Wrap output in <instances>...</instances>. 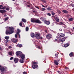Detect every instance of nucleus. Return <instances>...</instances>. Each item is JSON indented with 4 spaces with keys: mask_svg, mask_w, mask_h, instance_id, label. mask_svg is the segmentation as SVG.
<instances>
[{
    "mask_svg": "<svg viewBox=\"0 0 74 74\" xmlns=\"http://www.w3.org/2000/svg\"><path fill=\"white\" fill-rule=\"evenodd\" d=\"M14 29L13 27H10L8 30H6L5 33L7 35H8V34H12V33H14Z\"/></svg>",
    "mask_w": 74,
    "mask_h": 74,
    "instance_id": "1",
    "label": "nucleus"
},
{
    "mask_svg": "<svg viewBox=\"0 0 74 74\" xmlns=\"http://www.w3.org/2000/svg\"><path fill=\"white\" fill-rule=\"evenodd\" d=\"M16 56H19L21 59H25V54H22V52L18 51L16 52Z\"/></svg>",
    "mask_w": 74,
    "mask_h": 74,
    "instance_id": "2",
    "label": "nucleus"
},
{
    "mask_svg": "<svg viewBox=\"0 0 74 74\" xmlns=\"http://www.w3.org/2000/svg\"><path fill=\"white\" fill-rule=\"evenodd\" d=\"M31 22L33 23H42L39 20H34L33 18L31 19Z\"/></svg>",
    "mask_w": 74,
    "mask_h": 74,
    "instance_id": "3",
    "label": "nucleus"
},
{
    "mask_svg": "<svg viewBox=\"0 0 74 74\" xmlns=\"http://www.w3.org/2000/svg\"><path fill=\"white\" fill-rule=\"evenodd\" d=\"M1 7H3V5H0V9H1ZM0 12L1 13V14L5 13V12H6V11L4 10H0Z\"/></svg>",
    "mask_w": 74,
    "mask_h": 74,
    "instance_id": "4",
    "label": "nucleus"
},
{
    "mask_svg": "<svg viewBox=\"0 0 74 74\" xmlns=\"http://www.w3.org/2000/svg\"><path fill=\"white\" fill-rule=\"evenodd\" d=\"M35 37H36V38L38 39V40H39L40 38V34L39 33L36 34Z\"/></svg>",
    "mask_w": 74,
    "mask_h": 74,
    "instance_id": "5",
    "label": "nucleus"
},
{
    "mask_svg": "<svg viewBox=\"0 0 74 74\" xmlns=\"http://www.w3.org/2000/svg\"><path fill=\"white\" fill-rule=\"evenodd\" d=\"M0 70L1 71V74H4V71L5 70V68L4 67H2L0 68Z\"/></svg>",
    "mask_w": 74,
    "mask_h": 74,
    "instance_id": "6",
    "label": "nucleus"
},
{
    "mask_svg": "<svg viewBox=\"0 0 74 74\" xmlns=\"http://www.w3.org/2000/svg\"><path fill=\"white\" fill-rule=\"evenodd\" d=\"M59 60H55L54 61V63L56 65L58 66V64H59Z\"/></svg>",
    "mask_w": 74,
    "mask_h": 74,
    "instance_id": "7",
    "label": "nucleus"
},
{
    "mask_svg": "<svg viewBox=\"0 0 74 74\" xmlns=\"http://www.w3.org/2000/svg\"><path fill=\"white\" fill-rule=\"evenodd\" d=\"M46 38L48 39L51 38H52V35L50 34H48L46 36Z\"/></svg>",
    "mask_w": 74,
    "mask_h": 74,
    "instance_id": "8",
    "label": "nucleus"
},
{
    "mask_svg": "<svg viewBox=\"0 0 74 74\" xmlns=\"http://www.w3.org/2000/svg\"><path fill=\"white\" fill-rule=\"evenodd\" d=\"M11 41H12V42H14V43H16V42H17L18 41V39H15L14 38L12 39Z\"/></svg>",
    "mask_w": 74,
    "mask_h": 74,
    "instance_id": "9",
    "label": "nucleus"
},
{
    "mask_svg": "<svg viewBox=\"0 0 74 74\" xmlns=\"http://www.w3.org/2000/svg\"><path fill=\"white\" fill-rule=\"evenodd\" d=\"M59 37H63L65 36V34L64 33H62L59 34Z\"/></svg>",
    "mask_w": 74,
    "mask_h": 74,
    "instance_id": "10",
    "label": "nucleus"
},
{
    "mask_svg": "<svg viewBox=\"0 0 74 74\" xmlns=\"http://www.w3.org/2000/svg\"><path fill=\"white\" fill-rule=\"evenodd\" d=\"M44 22L45 23V24H46V25H48L50 24V22H49V21L45 20L44 21Z\"/></svg>",
    "mask_w": 74,
    "mask_h": 74,
    "instance_id": "11",
    "label": "nucleus"
},
{
    "mask_svg": "<svg viewBox=\"0 0 74 74\" xmlns=\"http://www.w3.org/2000/svg\"><path fill=\"white\" fill-rule=\"evenodd\" d=\"M32 67L33 69H36V68H37L38 67V65H36L34 64L32 65Z\"/></svg>",
    "mask_w": 74,
    "mask_h": 74,
    "instance_id": "12",
    "label": "nucleus"
},
{
    "mask_svg": "<svg viewBox=\"0 0 74 74\" xmlns=\"http://www.w3.org/2000/svg\"><path fill=\"white\" fill-rule=\"evenodd\" d=\"M16 47H18V48H21V47H22V45L18 43L16 45Z\"/></svg>",
    "mask_w": 74,
    "mask_h": 74,
    "instance_id": "13",
    "label": "nucleus"
},
{
    "mask_svg": "<svg viewBox=\"0 0 74 74\" xmlns=\"http://www.w3.org/2000/svg\"><path fill=\"white\" fill-rule=\"evenodd\" d=\"M14 62L15 63H18L19 61V59L17 58H15L14 59Z\"/></svg>",
    "mask_w": 74,
    "mask_h": 74,
    "instance_id": "14",
    "label": "nucleus"
},
{
    "mask_svg": "<svg viewBox=\"0 0 74 74\" xmlns=\"http://www.w3.org/2000/svg\"><path fill=\"white\" fill-rule=\"evenodd\" d=\"M69 56L71 58V57H74V55H73V52H71L69 54Z\"/></svg>",
    "mask_w": 74,
    "mask_h": 74,
    "instance_id": "15",
    "label": "nucleus"
},
{
    "mask_svg": "<svg viewBox=\"0 0 74 74\" xmlns=\"http://www.w3.org/2000/svg\"><path fill=\"white\" fill-rule=\"evenodd\" d=\"M67 38V37H64V38H62V39H61V42H63V41H65V40H66V38Z\"/></svg>",
    "mask_w": 74,
    "mask_h": 74,
    "instance_id": "16",
    "label": "nucleus"
},
{
    "mask_svg": "<svg viewBox=\"0 0 74 74\" xmlns=\"http://www.w3.org/2000/svg\"><path fill=\"white\" fill-rule=\"evenodd\" d=\"M47 10L48 11H51V10H52V8L50 7L47 8Z\"/></svg>",
    "mask_w": 74,
    "mask_h": 74,
    "instance_id": "17",
    "label": "nucleus"
},
{
    "mask_svg": "<svg viewBox=\"0 0 74 74\" xmlns=\"http://www.w3.org/2000/svg\"><path fill=\"white\" fill-rule=\"evenodd\" d=\"M62 12L65 14H68V13H69L68 11L66 10H62Z\"/></svg>",
    "mask_w": 74,
    "mask_h": 74,
    "instance_id": "18",
    "label": "nucleus"
},
{
    "mask_svg": "<svg viewBox=\"0 0 74 74\" xmlns=\"http://www.w3.org/2000/svg\"><path fill=\"white\" fill-rule=\"evenodd\" d=\"M24 62H25V60L21 59H20V62L21 63H24Z\"/></svg>",
    "mask_w": 74,
    "mask_h": 74,
    "instance_id": "19",
    "label": "nucleus"
},
{
    "mask_svg": "<svg viewBox=\"0 0 74 74\" xmlns=\"http://www.w3.org/2000/svg\"><path fill=\"white\" fill-rule=\"evenodd\" d=\"M70 45V44L69 43H67L66 44H65L64 45V47L66 48L67 47H69V46Z\"/></svg>",
    "mask_w": 74,
    "mask_h": 74,
    "instance_id": "20",
    "label": "nucleus"
},
{
    "mask_svg": "<svg viewBox=\"0 0 74 74\" xmlns=\"http://www.w3.org/2000/svg\"><path fill=\"white\" fill-rule=\"evenodd\" d=\"M73 20H74V18H71V17L69 19V21H70V22H71V21H73Z\"/></svg>",
    "mask_w": 74,
    "mask_h": 74,
    "instance_id": "21",
    "label": "nucleus"
},
{
    "mask_svg": "<svg viewBox=\"0 0 74 74\" xmlns=\"http://www.w3.org/2000/svg\"><path fill=\"white\" fill-rule=\"evenodd\" d=\"M55 56L56 57L55 58H56V59H58V54L57 53H55Z\"/></svg>",
    "mask_w": 74,
    "mask_h": 74,
    "instance_id": "22",
    "label": "nucleus"
},
{
    "mask_svg": "<svg viewBox=\"0 0 74 74\" xmlns=\"http://www.w3.org/2000/svg\"><path fill=\"white\" fill-rule=\"evenodd\" d=\"M40 19L42 20V21H44L45 18L41 17L40 18Z\"/></svg>",
    "mask_w": 74,
    "mask_h": 74,
    "instance_id": "23",
    "label": "nucleus"
},
{
    "mask_svg": "<svg viewBox=\"0 0 74 74\" xmlns=\"http://www.w3.org/2000/svg\"><path fill=\"white\" fill-rule=\"evenodd\" d=\"M55 20L57 22H59V19L58 18V17H56Z\"/></svg>",
    "mask_w": 74,
    "mask_h": 74,
    "instance_id": "24",
    "label": "nucleus"
},
{
    "mask_svg": "<svg viewBox=\"0 0 74 74\" xmlns=\"http://www.w3.org/2000/svg\"><path fill=\"white\" fill-rule=\"evenodd\" d=\"M17 32H16V34H19V33L21 32V30L19 29H17Z\"/></svg>",
    "mask_w": 74,
    "mask_h": 74,
    "instance_id": "25",
    "label": "nucleus"
},
{
    "mask_svg": "<svg viewBox=\"0 0 74 74\" xmlns=\"http://www.w3.org/2000/svg\"><path fill=\"white\" fill-rule=\"evenodd\" d=\"M40 10L41 11H45L46 9L45 8H41V9H40Z\"/></svg>",
    "mask_w": 74,
    "mask_h": 74,
    "instance_id": "26",
    "label": "nucleus"
},
{
    "mask_svg": "<svg viewBox=\"0 0 74 74\" xmlns=\"http://www.w3.org/2000/svg\"><path fill=\"white\" fill-rule=\"evenodd\" d=\"M31 36L32 37H34V33H32L31 34Z\"/></svg>",
    "mask_w": 74,
    "mask_h": 74,
    "instance_id": "27",
    "label": "nucleus"
},
{
    "mask_svg": "<svg viewBox=\"0 0 74 74\" xmlns=\"http://www.w3.org/2000/svg\"><path fill=\"white\" fill-rule=\"evenodd\" d=\"M22 21H23V22H24V23H26V20L24 18H22Z\"/></svg>",
    "mask_w": 74,
    "mask_h": 74,
    "instance_id": "28",
    "label": "nucleus"
},
{
    "mask_svg": "<svg viewBox=\"0 0 74 74\" xmlns=\"http://www.w3.org/2000/svg\"><path fill=\"white\" fill-rule=\"evenodd\" d=\"M70 6H71L72 7H74V3H71L70 4Z\"/></svg>",
    "mask_w": 74,
    "mask_h": 74,
    "instance_id": "29",
    "label": "nucleus"
},
{
    "mask_svg": "<svg viewBox=\"0 0 74 74\" xmlns=\"http://www.w3.org/2000/svg\"><path fill=\"white\" fill-rule=\"evenodd\" d=\"M41 1L44 3H46V1L45 0H40Z\"/></svg>",
    "mask_w": 74,
    "mask_h": 74,
    "instance_id": "30",
    "label": "nucleus"
},
{
    "mask_svg": "<svg viewBox=\"0 0 74 74\" xmlns=\"http://www.w3.org/2000/svg\"><path fill=\"white\" fill-rule=\"evenodd\" d=\"M57 12L58 13V14H61V12H60L59 10H57Z\"/></svg>",
    "mask_w": 74,
    "mask_h": 74,
    "instance_id": "31",
    "label": "nucleus"
},
{
    "mask_svg": "<svg viewBox=\"0 0 74 74\" xmlns=\"http://www.w3.org/2000/svg\"><path fill=\"white\" fill-rule=\"evenodd\" d=\"M8 41H9V40L8 39L6 40L5 41V43H7V42H8Z\"/></svg>",
    "mask_w": 74,
    "mask_h": 74,
    "instance_id": "32",
    "label": "nucleus"
},
{
    "mask_svg": "<svg viewBox=\"0 0 74 74\" xmlns=\"http://www.w3.org/2000/svg\"><path fill=\"white\" fill-rule=\"evenodd\" d=\"M26 30L27 32L29 30V27H27L26 28Z\"/></svg>",
    "mask_w": 74,
    "mask_h": 74,
    "instance_id": "33",
    "label": "nucleus"
},
{
    "mask_svg": "<svg viewBox=\"0 0 74 74\" xmlns=\"http://www.w3.org/2000/svg\"><path fill=\"white\" fill-rule=\"evenodd\" d=\"M10 37L9 36H5V39H9Z\"/></svg>",
    "mask_w": 74,
    "mask_h": 74,
    "instance_id": "34",
    "label": "nucleus"
},
{
    "mask_svg": "<svg viewBox=\"0 0 74 74\" xmlns=\"http://www.w3.org/2000/svg\"><path fill=\"white\" fill-rule=\"evenodd\" d=\"M9 19V18L8 17H6L5 18V21H7Z\"/></svg>",
    "mask_w": 74,
    "mask_h": 74,
    "instance_id": "35",
    "label": "nucleus"
},
{
    "mask_svg": "<svg viewBox=\"0 0 74 74\" xmlns=\"http://www.w3.org/2000/svg\"><path fill=\"white\" fill-rule=\"evenodd\" d=\"M32 62L33 63V64H38V62Z\"/></svg>",
    "mask_w": 74,
    "mask_h": 74,
    "instance_id": "36",
    "label": "nucleus"
},
{
    "mask_svg": "<svg viewBox=\"0 0 74 74\" xmlns=\"http://www.w3.org/2000/svg\"><path fill=\"white\" fill-rule=\"evenodd\" d=\"M6 8V7L5 6L4 7H3V8H2L1 9L2 10H5V9Z\"/></svg>",
    "mask_w": 74,
    "mask_h": 74,
    "instance_id": "37",
    "label": "nucleus"
},
{
    "mask_svg": "<svg viewBox=\"0 0 74 74\" xmlns=\"http://www.w3.org/2000/svg\"><path fill=\"white\" fill-rule=\"evenodd\" d=\"M8 54L9 55H12V52H9L8 53Z\"/></svg>",
    "mask_w": 74,
    "mask_h": 74,
    "instance_id": "38",
    "label": "nucleus"
},
{
    "mask_svg": "<svg viewBox=\"0 0 74 74\" xmlns=\"http://www.w3.org/2000/svg\"><path fill=\"white\" fill-rule=\"evenodd\" d=\"M63 23L62 22H60L59 23H58V25H63Z\"/></svg>",
    "mask_w": 74,
    "mask_h": 74,
    "instance_id": "39",
    "label": "nucleus"
},
{
    "mask_svg": "<svg viewBox=\"0 0 74 74\" xmlns=\"http://www.w3.org/2000/svg\"><path fill=\"white\" fill-rule=\"evenodd\" d=\"M42 6L43 7H44V8H47V7H48V5H46L45 6H44V5H42Z\"/></svg>",
    "mask_w": 74,
    "mask_h": 74,
    "instance_id": "40",
    "label": "nucleus"
},
{
    "mask_svg": "<svg viewBox=\"0 0 74 74\" xmlns=\"http://www.w3.org/2000/svg\"><path fill=\"white\" fill-rule=\"evenodd\" d=\"M60 41H62V40L61 39H60L59 40H58V43H59V42H60Z\"/></svg>",
    "mask_w": 74,
    "mask_h": 74,
    "instance_id": "41",
    "label": "nucleus"
},
{
    "mask_svg": "<svg viewBox=\"0 0 74 74\" xmlns=\"http://www.w3.org/2000/svg\"><path fill=\"white\" fill-rule=\"evenodd\" d=\"M35 7H36V8H38V9L39 10H40V8H38V6H35Z\"/></svg>",
    "mask_w": 74,
    "mask_h": 74,
    "instance_id": "42",
    "label": "nucleus"
},
{
    "mask_svg": "<svg viewBox=\"0 0 74 74\" xmlns=\"http://www.w3.org/2000/svg\"><path fill=\"white\" fill-rule=\"evenodd\" d=\"M51 14L52 15H54L55 14V13L53 12H52L51 13Z\"/></svg>",
    "mask_w": 74,
    "mask_h": 74,
    "instance_id": "43",
    "label": "nucleus"
},
{
    "mask_svg": "<svg viewBox=\"0 0 74 74\" xmlns=\"http://www.w3.org/2000/svg\"><path fill=\"white\" fill-rule=\"evenodd\" d=\"M23 74H27V72L24 71L23 72Z\"/></svg>",
    "mask_w": 74,
    "mask_h": 74,
    "instance_id": "44",
    "label": "nucleus"
},
{
    "mask_svg": "<svg viewBox=\"0 0 74 74\" xmlns=\"http://www.w3.org/2000/svg\"><path fill=\"white\" fill-rule=\"evenodd\" d=\"M10 10V8H6V10H7V11H8V10Z\"/></svg>",
    "mask_w": 74,
    "mask_h": 74,
    "instance_id": "45",
    "label": "nucleus"
},
{
    "mask_svg": "<svg viewBox=\"0 0 74 74\" xmlns=\"http://www.w3.org/2000/svg\"><path fill=\"white\" fill-rule=\"evenodd\" d=\"M47 15H48L49 16H51V14H50V13H48Z\"/></svg>",
    "mask_w": 74,
    "mask_h": 74,
    "instance_id": "46",
    "label": "nucleus"
},
{
    "mask_svg": "<svg viewBox=\"0 0 74 74\" xmlns=\"http://www.w3.org/2000/svg\"><path fill=\"white\" fill-rule=\"evenodd\" d=\"M58 40L57 39H55V40H54L53 41L54 42H55L56 41H57L58 42Z\"/></svg>",
    "mask_w": 74,
    "mask_h": 74,
    "instance_id": "47",
    "label": "nucleus"
},
{
    "mask_svg": "<svg viewBox=\"0 0 74 74\" xmlns=\"http://www.w3.org/2000/svg\"><path fill=\"white\" fill-rule=\"evenodd\" d=\"M20 26H22V23H20L19 24Z\"/></svg>",
    "mask_w": 74,
    "mask_h": 74,
    "instance_id": "48",
    "label": "nucleus"
},
{
    "mask_svg": "<svg viewBox=\"0 0 74 74\" xmlns=\"http://www.w3.org/2000/svg\"><path fill=\"white\" fill-rule=\"evenodd\" d=\"M13 59H14V57H11L10 58V60H12Z\"/></svg>",
    "mask_w": 74,
    "mask_h": 74,
    "instance_id": "49",
    "label": "nucleus"
},
{
    "mask_svg": "<svg viewBox=\"0 0 74 74\" xmlns=\"http://www.w3.org/2000/svg\"><path fill=\"white\" fill-rule=\"evenodd\" d=\"M27 4H31L30 3V2H27Z\"/></svg>",
    "mask_w": 74,
    "mask_h": 74,
    "instance_id": "50",
    "label": "nucleus"
},
{
    "mask_svg": "<svg viewBox=\"0 0 74 74\" xmlns=\"http://www.w3.org/2000/svg\"><path fill=\"white\" fill-rule=\"evenodd\" d=\"M37 48H38L39 49H41V48H40V47L39 46H38V47H37Z\"/></svg>",
    "mask_w": 74,
    "mask_h": 74,
    "instance_id": "51",
    "label": "nucleus"
},
{
    "mask_svg": "<svg viewBox=\"0 0 74 74\" xmlns=\"http://www.w3.org/2000/svg\"><path fill=\"white\" fill-rule=\"evenodd\" d=\"M27 7H30V5H27Z\"/></svg>",
    "mask_w": 74,
    "mask_h": 74,
    "instance_id": "52",
    "label": "nucleus"
},
{
    "mask_svg": "<svg viewBox=\"0 0 74 74\" xmlns=\"http://www.w3.org/2000/svg\"><path fill=\"white\" fill-rule=\"evenodd\" d=\"M65 69H66V70H67V69H69V68L66 67H65Z\"/></svg>",
    "mask_w": 74,
    "mask_h": 74,
    "instance_id": "53",
    "label": "nucleus"
},
{
    "mask_svg": "<svg viewBox=\"0 0 74 74\" xmlns=\"http://www.w3.org/2000/svg\"><path fill=\"white\" fill-rule=\"evenodd\" d=\"M15 37H16V38H17V34H16L15 35Z\"/></svg>",
    "mask_w": 74,
    "mask_h": 74,
    "instance_id": "54",
    "label": "nucleus"
},
{
    "mask_svg": "<svg viewBox=\"0 0 74 74\" xmlns=\"http://www.w3.org/2000/svg\"><path fill=\"white\" fill-rule=\"evenodd\" d=\"M18 34L19 36V38H21V37H20V34Z\"/></svg>",
    "mask_w": 74,
    "mask_h": 74,
    "instance_id": "55",
    "label": "nucleus"
},
{
    "mask_svg": "<svg viewBox=\"0 0 74 74\" xmlns=\"http://www.w3.org/2000/svg\"><path fill=\"white\" fill-rule=\"evenodd\" d=\"M4 17H5V16H7V14H4Z\"/></svg>",
    "mask_w": 74,
    "mask_h": 74,
    "instance_id": "56",
    "label": "nucleus"
},
{
    "mask_svg": "<svg viewBox=\"0 0 74 74\" xmlns=\"http://www.w3.org/2000/svg\"><path fill=\"white\" fill-rule=\"evenodd\" d=\"M9 48H12V47H11V46H10L9 47Z\"/></svg>",
    "mask_w": 74,
    "mask_h": 74,
    "instance_id": "57",
    "label": "nucleus"
},
{
    "mask_svg": "<svg viewBox=\"0 0 74 74\" xmlns=\"http://www.w3.org/2000/svg\"><path fill=\"white\" fill-rule=\"evenodd\" d=\"M45 32L46 33H47V30H45Z\"/></svg>",
    "mask_w": 74,
    "mask_h": 74,
    "instance_id": "58",
    "label": "nucleus"
},
{
    "mask_svg": "<svg viewBox=\"0 0 74 74\" xmlns=\"http://www.w3.org/2000/svg\"><path fill=\"white\" fill-rule=\"evenodd\" d=\"M30 8V9H32V10H34V8Z\"/></svg>",
    "mask_w": 74,
    "mask_h": 74,
    "instance_id": "59",
    "label": "nucleus"
},
{
    "mask_svg": "<svg viewBox=\"0 0 74 74\" xmlns=\"http://www.w3.org/2000/svg\"><path fill=\"white\" fill-rule=\"evenodd\" d=\"M66 16L67 17H69V15H66Z\"/></svg>",
    "mask_w": 74,
    "mask_h": 74,
    "instance_id": "60",
    "label": "nucleus"
},
{
    "mask_svg": "<svg viewBox=\"0 0 74 74\" xmlns=\"http://www.w3.org/2000/svg\"><path fill=\"white\" fill-rule=\"evenodd\" d=\"M1 47L0 46V50H1Z\"/></svg>",
    "mask_w": 74,
    "mask_h": 74,
    "instance_id": "61",
    "label": "nucleus"
},
{
    "mask_svg": "<svg viewBox=\"0 0 74 74\" xmlns=\"http://www.w3.org/2000/svg\"><path fill=\"white\" fill-rule=\"evenodd\" d=\"M40 39H42V37H40Z\"/></svg>",
    "mask_w": 74,
    "mask_h": 74,
    "instance_id": "62",
    "label": "nucleus"
},
{
    "mask_svg": "<svg viewBox=\"0 0 74 74\" xmlns=\"http://www.w3.org/2000/svg\"><path fill=\"white\" fill-rule=\"evenodd\" d=\"M32 11H33V12H36L35 11H34V10H32Z\"/></svg>",
    "mask_w": 74,
    "mask_h": 74,
    "instance_id": "63",
    "label": "nucleus"
},
{
    "mask_svg": "<svg viewBox=\"0 0 74 74\" xmlns=\"http://www.w3.org/2000/svg\"><path fill=\"white\" fill-rule=\"evenodd\" d=\"M58 73H60V71H58Z\"/></svg>",
    "mask_w": 74,
    "mask_h": 74,
    "instance_id": "64",
    "label": "nucleus"
}]
</instances>
